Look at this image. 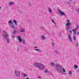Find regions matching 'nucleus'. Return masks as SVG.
<instances>
[{
	"label": "nucleus",
	"mask_w": 79,
	"mask_h": 79,
	"mask_svg": "<svg viewBox=\"0 0 79 79\" xmlns=\"http://www.w3.org/2000/svg\"><path fill=\"white\" fill-rule=\"evenodd\" d=\"M14 73L16 76L18 77V76H19V75H20V71L18 70H15Z\"/></svg>",
	"instance_id": "7"
},
{
	"label": "nucleus",
	"mask_w": 79,
	"mask_h": 79,
	"mask_svg": "<svg viewBox=\"0 0 79 79\" xmlns=\"http://www.w3.org/2000/svg\"><path fill=\"white\" fill-rule=\"evenodd\" d=\"M8 23L9 24H13V22L11 20H10L8 22Z\"/></svg>",
	"instance_id": "18"
},
{
	"label": "nucleus",
	"mask_w": 79,
	"mask_h": 79,
	"mask_svg": "<svg viewBox=\"0 0 79 79\" xmlns=\"http://www.w3.org/2000/svg\"><path fill=\"white\" fill-rule=\"evenodd\" d=\"M6 41L7 44H10V40L9 38H6Z\"/></svg>",
	"instance_id": "12"
},
{
	"label": "nucleus",
	"mask_w": 79,
	"mask_h": 79,
	"mask_svg": "<svg viewBox=\"0 0 79 79\" xmlns=\"http://www.w3.org/2000/svg\"><path fill=\"white\" fill-rule=\"evenodd\" d=\"M34 48H37V47H35Z\"/></svg>",
	"instance_id": "36"
},
{
	"label": "nucleus",
	"mask_w": 79,
	"mask_h": 79,
	"mask_svg": "<svg viewBox=\"0 0 79 79\" xmlns=\"http://www.w3.org/2000/svg\"><path fill=\"white\" fill-rule=\"evenodd\" d=\"M2 9V7L0 6V10H1Z\"/></svg>",
	"instance_id": "35"
},
{
	"label": "nucleus",
	"mask_w": 79,
	"mask_h": 79,
	"mask_svg": "<svg viewBox=\"0 0 79 79\" xmlns=\"http://www.w3.org/2000/svg\"><path fill=\"white\" fill-rule=\"evenodd\" d=\"M67 22V23H70V22H70V21L69 20H68Z\"/></svg>",
	"instance_id": "30"
},
{
	"label": "nucleus",
	"mask_w": 79,
	"mask_h": 79,
	"mask_svg": "<svg viewBox=\"0 0 79 79\" xmlns=\"http://www.w3.org/2000/svg\"><path fill=\"white\" fill-rule=\"evenodd\" d=\"M48 72V69H46L44 71V73H47Z\"/></svg>",
	"instance_id": "20"
},
{
	"label": "nucleus",
	"mask_w": 79,
	"mask_h": 79,
	"mask_svg": "<svg viewBox=\"0 0 79 79\" xmlns=\"http://www.w3.org/2000/svg\"><path fill=\"white\" fill-rule=\"evenodd\" d=\"M70 33H72V31H70Z\"/></svg>",
	"instance_id": "38"
},
{
	"label": "nucleus",
	"mask_w": 79,
	"mask_h": 79,
	"mask_svg": "<svg viewBox=\"0 0 79 79\" xmlns=\"http://www.w3.org/2000/svg\"><path fill=\"white\" fill-rule=\"evenodd\" d=\"M34 64L36 67L39 68L41 70H43L45 68V65L40 63H35Z\"/></svg>",
	"instance_id": "2"
},
{
	"label": "nucleus",
	"mask_w": 79,
	"mask_h": 79,
	"mask_svg": "<svg viewBox=\"0 0 79 79\" xmlns=\"http://www.w3.org/2000/svg\"><path fill=\"white\" fill-rule=\"evenodd\" d=\"M25 79H29V78L28 77H27Z\"/></svg>",
	"instance_id": "39"
},
{
	"label": "nucleus",
	"mask_w": 79,
	"mask_h": 79,
	"mask_svg": "<svg viewBox=\"0 0 79 79\" xmlns=\"http://www.w3.org/2000/svg\"><path fill=\"white\" fill-rule=\"evenodd\" d=\"M25 31V29H22L20 31L21 32H24Z\"/></svg>",
	"instance_id": "16"
},
{
	"label": "nucleus",
	"mask_w": 79,
	"mask_h": 79,
	"mask_svg": "<svg viewBox=\"0 0 79 79\" xmlns=\"http://www.w3.org/2000/svg\"><path fill=\"white\" fill-rule=\"evenodd\" d=\"M76 46L77 47H78V45H79V43H78V42L77 41L76 42Z\"/></svg>",
	"instance_id": "23"
},
{
	"label": "nucleus",
	"mask_w": 79,
	"mask_h": 79,
	"mask_svg": "<svg viewBox=\"0 0 79 79\" xmlns=\"http://www.w3.org/2000/svg\"><path fill=\"white\" fill-rule=\"evenodd\" d=\"M51 65L52 66H55V63H51Z\"/></svg>",
	"instance_id": "21"
},
{
	"label": "nucleus",
	"mask_w": 79,
	"mask_h": 79,
	"mask_svg": "<svg viewBox=\"0 0 79 79\" xmlns=\"http://www.w3.org/2000/svg\"><path fill=\"white\" fill-rule=\"evenodd\" d=\"M77 35H79V31H78L77 33Z\"/></svg>",
	"instance_id": "29"
},
{
	"label": "nucleus",
	"mask_w": 79,
	"mask_h": 79,
	"mask_svg": "<svg viewBox=\"0 0 79 79\" xmlns=\"http://www.w3.org/2000/svg\"><path fill=\"white\" fill-rule=\"evenodd\" d=\"M58 12L59 13H60V15H63V16H66V14H65L64 13L61 11L60 10H58Z\"/></svg>",
	"instance_id": "9"
},
{
	"label": "nucleus",
	"mask_w": 79,
	"mask_h": 79,
	"mask_svg": "<svg viewBox=\"0 0 79 79\" xmlns=\"http://www.w3.org/2000/svg\"><path fill=\"white\" fill-rule=\"evenodd\" d=\"M55 69L59 73H62V74H66V70L63 67L59 64L56 65Z\"/></svg>",
	"instance_id": "1"
},
{
	"label": "nucleus",
	"mask_w": 79,
	"mask_h": 79,
	"mask_svg": "<svg viewBox=\"0 0 79 79\" xmlns=\"http://www.w3.org/2000/svg\"><path fill=\"white\" fill-rule=\"evenodd\" d=\"M68 3L69 5H70V4H71V2H68Z\"/></svg>",
	"instance_id": "31"
},
{
	"label": "nucleus",
	"mask_w": 79,
	"mask_h": 79,
	"mask_svg": "<svg viewBox=\"0 0 79 79\" xmlns=\"http://www.w3.org/2000/svg\"><path fill=\"white\" fill-rule=\"evenodd\" d=\"M52 45L53 46V47H54V43H52Z\"/></svg>",
	"instance_id": "33"
},
{
	"label": "nucleus",
	"mask_w": 79,
	"mask_h": 79,
	"mask_svg": "<svg viewBox=\"0 0 79 79\" xmlns=\"http://www.w3.org/2000/svg\"><path fill=\"white\" fill-rule=\"evenodd\" d=\"M14 3H15L13 2H9L8 5L9 6H11L13 5Z\"/></svg>",
	"instance_id": "10"
},
{
	"label": "nucleus",
	"mask_w": 79,
	"mask_h": 79,
	"mask_svg": "<svg viewBox=\"0 0 79 79\" xmlns=\"http://www.w3.org/2000/svg\"><path fill=\"white\" fill-rule=\"evenodd\" d=\"M12 38H15V37H14V35H12Z\"/></svg>",
	"instance_id": "32"
},
{
	"label": "nucleus",
	"mask_w": 79,
	"mask_h": 79,
	"mask_svg": "<svg viewBox=\"0 0 79 79\" xmlns=\"http://www.w3.org/2000/svg\"><path fill=\"white\" fill-rule=\"evenodd\" d=\"M12 32L14 34H15V33H16V30H15L14 31H13Z\"/></svg>",
	"instance_id": "26"
},
{
	"label": "nucleus",
	"mask_w": 79,
	"mask_h": 79,
	"mask_svg": "<svg viewBox=\"0 0 79 79\" xmlns=\"http://www.w3.org/2000/svg\"><path fill=\"white\" fill-rule=\"evenodd\" d=\"M55 53L56 54H59V52L57 51H55Z\"/></svg>",
	"instance_id": "25"
},
{
	"label": "nucleus",
	"mask_w": 79,
	"mask_h": 79,
	"mask_svg": "<svg viewBox=\"0 0 79 79\" xmlns=\"http://www.w3.org/2000/svg\"><path fill=\"white\" fill-rule=\"evenodd\" d=\"M23 76H24V77H27V74H26L23 73Z\"/></svg>",
	"instance_id": "22"
},
{
	"label": "nucleus",
	"mask_w": 79,
	"mask_h": 79,
	"mask_svg": "<svg viewBox=\"0 0 79 79\" xmlns=\"http://www.w3.org/2000/svg\"><path fill=\"white\" fill-rule=\"evenodd\" d=\"M48 12L50 13H52V11L51 9V8L49 7L48 9Z\"/></svg>",
	"instance_id": "13"
},
{
	"label": "nucleus",
	"mask_w": 79,
	"mask_h": 79,
	"mask_svg": "<svg viewBox=\"0 0 79 79\" xmlns=\"http://www.w3.org/2000/svg\"><path fill=\"white\" fill-rule=\"evenodd\" d=\"M2 32L3 33V34L2 35V37L4 39H7V38H8V34L7 33V32L5 31H3Z\"/></svg>",
	"instance_id": "3"
},
{
	"label": "nucleus",
	"mask_w": 79,
	"mask_h": 79,
	"mask_svg": "<svg viewBox=\"0 0 79 79\" xmlns=\"http://www.w3.org/2000/svg\"><path fill=\"white\" fill-rule=\"evenodd\" d=\"M38 78H39V79H41V77H38Z\"/></svg>",
	"instance_id": "34"
},
{
	"label": "nucleus",
	"mask_w": 79,
	"mask_h": 79,
	"mask_svg": "<svg viewBox=\"0 0 79 79\" xmlns=\"http://www.w3.org/2000/svg\"><path fill=\"white\" fill-rule=\"evenodd\" d=\"M29 5H31L32 4L31 3H29Z\"/></svg>",
	"instance_id": "37"
},
{
	"label": "nucleus",
	"mask_w": 79,
	"mask_h": 79,
	"mask_svg": "<svg viewBox=\"0 0 79 79\" xmlns=\"http://www.w3.org/2000/svg\"><path fill=\"white\" fill-rule=\"evenodd\" d=\"M77 68H78V66H77V65H75L74 66V68H75V69H77Z\"/></svg>",
	"instance_id": "24"
},
{
	"label": "nucleus",
	"mask_w": 79,
	"mask_h": 79,
	"mask_svg": "<svg viewBox=\"0 0 79 79\" xmlns=\"http://www.w3.org/2000/svg\"><path fill=\"white\" fill-rule=\"evenodd\" d=\"M18 39L20 43H22L23 45H25L26 41L24 40H22L20 36H18Z\"/></svg>",
	"instance_id": "6"
},
{
	"label": "nucleus",
	"mask_w": 79,
	"mask_h": 79,
	"mask_svg": "<svg viewBox=\"0 0 79 79\" xmlns=\"http://www.w3.org/2000/svg\"><path fill=\"white\" fill-rule=\"evenodd\" d=\"M72 24L71 23H67L65 24V26L67 28H66L67 31H69V30L71 28V25Z\"/></svg>",
	"instance_id": "4"
},
{
	"label": "nucleus",
	"mask_w": 79,
	"mask_h": 79,
	"mask_svg": "<svg viewBox=\"0 0 79 79\" xmlns=\"http://www.w3.org/2000/svg\"><path fill=\"white\" fill-rule=\"evenodd\" d=\"M1 30H0V32H1Z\"/></svg>",
	"instance_id": "41"
},
{
	"label": "nucleus",
	"mask_w": 79,
	"mask_h": 79,
	"mask_svg": "<svg viewBox=\"0 0 79 79\" xmlns=\"http://www.w3.org/2000/svg\"><path fill=\"white\" fill-rule=\"evenodd\" d=\"M68 37L69 42H71V43H72L73 42V39H72V38L71 36V35H68Z\"/></svg>",
	"instance_id": "8"
},
{
	"label": "nucleus",
	"mask_w": 79,
	"mask_h": 79,
	"mask_svg": "<svg viewBox=\"0 0 79 79\" xmlns=\"http://www.w3.org/2000/svg\"><path fill=\"white\" fill-rule=\"evenodd\" d=\"M73 39L74 40H76V36H74L73 37Z\"/></svg>",
	"instance_id": "27"
},
{
	"label": "nucleus",
	"mask_w": 79,
	"mask_h": 79,
	"mask_svg": "<svg viewBox=\"0 0 79 79\" xmlns=\"http://www.w3.org/2000/svg\"><path fill=\"white\" fill-rule=\"evenodd\" d=\"M69 1H72V0H69Z\"/></svg>",
	"instance_id": "40"
},
{
	"label": "nucleus",
	"mask_w": 79,
	"mask_h": 79,
	"mask_svg": "<svg viewBox=\"0 0 79 79\" xmlns=\"http://www.w3.org/2000/svg\"><path fill=\"white\" fill-rule=\"evenodd\" d=\"M34 50L35 51H37L38 52H41V50L40 49H35Z\"/></svg>",
	"instance_id": "17"
},
{
	"label": "nucleus",
	"mask_w": 79,
	"mask_h": 79,
	"mask_svg": "<svg viewBox=\"0 0 79 79\" xmlns=\"http://www.w3.org/2000/svg\"><path fill=\"white\" fill-rule=\"evenodd\" d=\"M46 37L44 35H42L41 36V39L42 40H46Z\"/></svg>",
	"instance_id": "11"
},
{
	"label": "nucleus",
	"mask_w": 79,
	"mask_h": 79,
	"mask_svg": "<svg viewBox=\"0 0 79 79\" xmlns=\"http://www.w3.org/2000/svg\"><path fill=\"white\" fill-rule=\"evenodd\" d=\"M52 23H54V24H56V23H55V21H54V20H53L52 19Z\"/></svg>",
	"instance_id": "28"
},
{
	"label": "nucleus",
	"mask_w": 79,
	"mask_h": 79,
	"mask_svg": "<svg viewBox=\"0 0 79 79\" xmlns=\"http://www.w3.org/2000/svg\"><path fill=\"white\" fill-rule=\"evenodd\" d=\"M10 26L12 29H15V26H14V25L13 24H10Z\"/></svg>",
	"instance_id": "15"
},
{
	"label": "nucleus",
	"mask_w": 79,
	"mask_h": 79,
	"mask_svg": "<svg viewBox=\"0 0 79 79\" xmlns=\"http://www.w3.org/2000/svg\"><path fill=\"white\" fill-rule=\"evenodd\" d=\"M68 74H69V75H71V74H72V71H69V72Z\"/></svg>",
	"instance_id": "19"
},
{
	"label": "nucleus",
	"mask_w": 79,
	"mask_h": 79,
	"mask_svg": "<svg viewBox=\"0 0 79 79\" xmlns=\"http://www.w3.org/2000/svg\"><path fill=\"white\" fill-rule=\"evenodd\" d=\"M13 22L14 23H15V25L17 26V25H18V23H17V22L16 21V20H13Z\"/></svg>",
	"instance_id": "14"
},
{
	"label": "nucleus",
	"mask_w": 79,
	"mask_h": 79,
	"mask_svg": "<svg viewBox=\"0 0 79 79\" xmlns=\"http://www.w3.org/2000/svg\"><path fill=\"white\" fill-rule=\"evenodd\" d=\"M79 26L78 25H77L76 26V28H73L72 30V31L73 32V35H76V32H77V30L79 29Z\"/></svg>",
	"instance_id": "5"
}]
</instances>
